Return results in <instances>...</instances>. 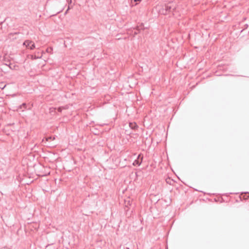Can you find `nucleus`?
<instances>
[{"label": "nucleus", "instance_id": "13", "mask_svg": "<svg viewBox=\"0 0 249 249\" xmlns=\"http://www.w3.org/2000/svg\"><path fill=\"white\" fill-rule=\"evenodd\" d=\"M6 65L8 66L11 69H12L11 67V64L9 63V64H6Z\"/></svg>", "mask_w": 249, "mask_h": 249}, {"label": "nucleus", "instance_id": "12", "mask_svg": "<svg viewBox=\"0 0 249 249\" xmlns=\"http://www.w3.org/2000/svg\"><path fill=\"white\" fill-rule=\"evenodd\" d=\"M51 139H52V137H48V138H46V141H48L49 140H51Z\"/></svg>", "mask_w": 249, "mask_h": 249}, {"label": "nucleus", "instance_id": "14", "mask_svg": "<svg viewBox=\"0 0 249 249\" xmlns=\"http://www.w3.org/2000/svg\"><path fill=\"white\" fill-rule=\"evenodd\" d=\"M70 9V7H68V8L67 9V10L65 12V14H66L67 13H68V11H69V10Z\"/></svg>", "mask_w": 249, "mask_h": 249}, {"label": "nucleus", "instance_id": "8", "mask_svg": "<svg viewBox=\"0 0 249 249\" xmlns=\"http://www.w3.org/2000/svg\"><path fill=\"white\" fill-rule=\"evenodd\" d=\"M27 107V105L26 103H23L21 105L18 107V109H22L23 108L24 109H26Z\"/></svg>", "mask_w": 249, "mask_h": 249}, {"label": "nucleus", "instance_id": "3", "mask_svg": "<svg viewBox=\"0 0 249 249\" xmlns=\"http://www.w3.org/2000/svg\"><path fill=\"white\" fill-rule=\"evenodd\" d=\"M23 45L30 48L31 50H33L35 48V43L33 41L29 40L25 41L23 43Z\"/></svg>", "mask_w": 249, "mask_h": 249}, {"label": "nucleus", "instance_id": "1", "mask_svg": "<svg viewBox=\"0 0 249 249\" xmlns=\"http://www.w3.org/2000/svg\"><path fill=\"white\" fill-rule=\"evenodd\" d=\"M174 8L173 3L172 2H169L163 6L162 8L160 10V12L163 15H167L172 12L174 10Z\"/></svg>", "mask_w": 249, "mask_h": 249}, {"label": "nucleus", "instance_id": "10", "mask_svg": "<svg viewBox=\"0 0 249 249\" xmlns=\"http://www.w3.org/2000/svg\"><path fill=\"white\" fill-rule=\"evenodd\" d=\"M62 109H65V108L64 107H59L57 108V110H58V112H61Z\"/></svg>", "mask_w": 249, "mask_h": 249}, {"label": "nucleus", "instance_id": "16", "mask_svg": "<svg viewBox=\"0 0 249 249\" xmlns=\"http://www.w3.org/2000/svg\"><path fill=\"white\" fill-rule=\"evenodd\" d=\"M135 1H140L141 0H134Z\"/></svg>", "mask_w": 249, "mask_h": 249}, {"label": "nucleus", "instance_id": "6", "mask_svg": "<svg viewBox=\"0 0 249 249\" xmlns=\"http://www.w3.org/2000/svg\"><path fill=\"white\" fill-rule=\"evenodd\" d=\"M129 125L133 130H136L138 128V125L135 122L130 123Z\"/></svg>", "mask_w": 249, "mask_h": 249}, {"label": "nucleus", "instance_id": "5", "mask_svg": "<svg viewBox=\"0 0 249 249\" xmlns=\"http://www.w3.org/2000/svg\"><path fill=\"white\" fill-rule=\"evenodd\" d=\"M143 159V156H142L141 154H139L138 156L137 159L135 160L133 163V165L136 166H140L142 162Z\"/></svg>", "mask_w": 249, "mask_h": 249}, {"label": "nucleus", "instance_id": "17", "mask_svg": "<svg viewBox=\"0 0 249 249\" xmlns=\"http://www.w3.org/2000/svg\"><path fill=\"white\" fill-rule=\"evenodd\" d=\"M231 201L232 202V201H233V200H232V197H231Z\"/></svg>", "mask_w": 249, "mask_h": 249}, {"label": "nucleus", "instance_id": "18", "mask_svg": "<svg viewBox=\"0 0 249 249\" xmlns=\"http://www.w3.org/2000/svg\"><path fill=\"white\" fill-rule=\"evenodd\" d=\"M5 87V85L3 87L1 88V89H4V88Z\"/></svg>", "mask_w": 249, "mask_h": 249}, {"label": "nucleus", "instance_id": "2", "mask_svg": "<svg viewBox=\"0 0 249 249\" xmlns=\"http://www.w3.org/2000/svg\"><path fill=\"white\" fill-rule=\"evenodd\" d=\"M249 198V193L246 192L240 195H236L234 198L235 199V202H239L243 200H247Z\"/></svg>", "mask_w": 249, "mask_h": 249}, {"label": "nucleus", "instance_id": "11", "mask_svg": "<svg viewBox=\"0 0 249 249\" xmlns=\"http://www.w3.org/2000/svg\"><path fill=\"white\" fill-rule=\"evenodd\" d=\"M67 0L69 4L71 3V2H72V0Z\"/></svg>", "mask_w": 249, "mask_h": 249}, {"label": "nucleus", "instance_id": "15", "mask_svg": "<svg viewBox=\"0 0 249 249\" xmlns=\"http://www.w3.org/2000/svg\"><path fill=\"white\" fill-rule=\"evenodd\" d=\"M52 50V49H51V48H50V49L48 48V49L46 50V51H47V52H49V50Z\"/></svg>", "mask_w": 249, "mask_h": 249}, {"label": "nucleus", "instance_id": "4", "mask_svg": "<svg viewBox=\"0 0 249 249\" xmlns=\"http://www.w3.org/2000/svg\"><path fill=\"white\" fill-rule=\"evenodd\" d=\"M43 52H36L34 54L30 55V58L32 60L41 58L42 56Z\"/></svg>", "mask_w": 249, "mask_h": 249}, {"label": "nucleus", "instance_id": "9", "mask_svg": "<svg viewBox=\"0 0 249 249\" xmlns=\"http://www.w3.org/2000/svg\"><path fill=\"white\" fill-rule=\"evenodd\" d=\"M55 109H56V108H55V107H51L49 109L50 112L52 113V112H55Z\"/></svg>", "mask_w": 249, "mask_h": 249}, {"label": "nucleus", "instance_id": "7", "mask_svg": "<svg viewBox=\"0 0 249 249\" xmlns=\"http://www.w3.org/2000/svg\"><path fill=\"white\" fill-rule=\"evenodd\" d=\"M142 26V25H141V26H137V27H136V30L137 31H135V32H134V36H135V35H137V34L139 33L140 30L141 29H143L142 28V27H141V26Z\"/></svg>", "mask_w": 249, "mask_h": 249}]
</instances>
